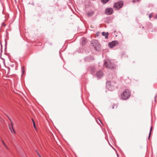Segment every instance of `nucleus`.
I'll return each instance as SVG.
<instances>
[{"mask_svg": "<svg viewBox=\"0 0 157 157\" xmlns=\"http://www.w3.org/2000/svg\"><path fill=\"white\" fill-rule=\"evenodd\" d=\"M130 96V92L128 89H125L123 93L121 94V98L123 100H126Z\"/></svg>", "mask_w": 157, "mask_h": 157, "instance_id": "1", "label": "nucleus"}, {"mask_svg": "<svg viewBox=\"0 0 157 157\" xmlns=\"http://www.w3.org/2000/svg\"><path fill=\"white\" fill-rule=\"evenodd\" d=\"M104 65L106 67L109 69H113L114 68L115 65L112 63L109 59H107L105 60Z\"/></svg>", "mask_w": 157, "mask_h": 157, "instance_id": "2", "label": "nucleus"}, {"mask_svg": "<svg viewBox=\"0 0 157 157\" xmlns=\"http://www.w3.org/2000/svg\"><path fill=\"white\" fill-rule=\"evenodd\" d=\"M91 44L94 47V49H99L101 48L100 44L96 40H93L91 41Z\"/></svg>", "mask_w": 157, "mask_h": 157, "instance_id": "3", "label": "nucleus"}, {"mask_svg": "<svg viewBox=\"0 0 157 157\" xmlns=\"http://www.w3.org/2000/svg\"><path fill=\"white\" fill-rule=\"evenodd\" d=\"M123 5L122 1L118 2L115 3L113 5V7L115 9L117 10L121 8Z\"/></svg>", "mask_w": 157, "mask_h": 157, "instance_id": "4", "label": "nucleus"}, {"mask_svg": "<svg viewBox=\"0 0 157 157\" xmlns=\"http://www.w3.org/2000/svg\"><path fill=\"white\" fill-rule=\"evenodd\" d=\"M113 83L110 81H107L106 82V87L110 91L113 90L114 88V86L112 85Z\"/></svg>", "mask_w": 157, "mask_h": 157, "instance_id": "5", "label": "nucleus"}, {"mask_svg": "<svg viewBox=\"0 0 157 157\" xmlns=\"http://www.w3.org/2000/svg\"><path fill=\"white\" fill-rule=\"evenodd\" d=\"M118 44V42L117 41L115 40L112 41L111 42H109L108 44L109 47L110 48H113L116 45Z\"/></svg>", "mask_w": 157, "mask_h": 157, "instance_id": "6", "label": "nucleus"}, {"mask_svg": "<svg viewBox=\"0 0 157 157\" xmlns=\"http://www.w3.org/2000/svg\"><path fill=\"white\" fill-rule=\"evenodd\" d=\"M113 10L112 8H107L105 9V13L108 15H110L113 12Z\"/></svg>", "mask_w": 157, "mask_h": 157, "instance_id": "7", "label": "nucleus"}, {"mask_svg": "<svg viewBox=\"0 0 157 157\" xmlns=\"http://www.w3.org/2000/svg\"><path fill=\"white\" fill-rule=\"evenodd\" d=\"M86 42V39L85 38L83 37L82 39H81L80 40V44L82 46H83L85 44Z\"/></svg>", "mask_w": 157, "mask_h": 157, "instance_id": "8", "label": "nucleus"}, {"mask_svg": "<svg viewBox=\"0 0 157 157\" xmlns=\"http://www.w3.org/2000/svg\"><path fill=\"white\" fill-rule=\"evenodd\" d=\"M97 77L98 78H100L103 76V73L101 71H98L96 74Z\"/></svg>", "mask_w": 157, "mask_h": 157, "instance_id": "9", "label": "nucleus"}, {"mask_svg": "<svg viewBox=\"0 0 157 157\" xmlns=\"http://www.w3.org/2000/svg\"><path fill=\"white\" fill-rule=\"evenodd\" d=\"M102 35L103 36H105V39H107L108 38V35L109 33L108 32L105 33V32H103L102 33Z\"/></svg>", "mask_w": 157, "mask_h": 157, "instance_id": "10", "label": "nucleus"}, {"mask_svg": "<svg viewBox=\"0 0 157 157\" xmlns=\"http://www.w3.org/2000/svg\"><path fill=\"white\" fill-rule=\"evenodd\" d=\"M94 12H91L89 13H87L88 16H91L93 15L94 14Z\"/></svg>", "mask_w": 157, "mask_h": 157, "instance_id": "11", "label": "nucleus"}, {"mask_svg": "<svg viewBox=\"0 0 157 157\" xmlns=\"http://www.w3.org/2000/svg\"><path fill=\"white\" fill-rule=\"evenodd\" d=\"M101 2L104 3H106L109 1V0H101Z\"/></svg>", "mask_w": 157, "mask_h": 157, "instance_id": "12", "label": "nucleus"}, {"mask_svg": "<svg viewBox=\"0 0 157 157\" xmlns=\"http://www.w3.org/2000/svg\"><path fill=\"white\" fill-rule=\"evenodd\" d=\"M152 127H151V128H150V132L149 133V136H148V139H149V138H150V135L151 134V132L152 130Z\"/></svg>", "mask_w": 157, "mask_h": 157, "instance_id": "13", "label": "nucleus"}, {"mask_svg": "<svg viewBox=\"0 0 157 157\" xmlns=\"http://www.w3.org/2000/svg\"><path fill=\"white\" fill-rule=\"evenodd\" d=\"M24 69L23 67H22V68H21V71H22V75L24 73L25 71H24Z\"/></svg>", "mask_w": 157, "mask_h": 157, "instance_id": "14", "label": "nucleus"}, {"mask_svg": "<svg viewBox=\"0 0 157 157\" xmlns=\"http://www.w3.org/2000/svg\"><path fill=\"white\" fill-rule=\"evenodd\" d=\"M5 49H6V48H6V45H7V42L6 41V40H5Z\"/></svg>", "mask_w": 157, "mask_h": 157, "instance_id": "15", "label": "nucleus"}, {"mask_svg": "<svg viewBox=\"0 0 157 157\" xmlns=\"http://www.w3.org/2000/svg\"><path fill=\"white\" fill-rule=\"evenodd\" d=\"M140 0H133L132 2H137L139 1Z\"/></svg>", "mask_w": 157, "mask_h": 157, "instance_id": "16", "label": "nucleus"}, {"mask_svg": "<svg viewBox=\"0 0 157 157\" xmlns=\"http://www.w3.org/2000/svg\"><path fill=\"white\" fill-rule=\"evenodd\" d=\"M149 17L150 18H151L152 17V15H151V14H150L149 15Z\"/></svg>", "mask_w": 157, "mask_h": 157, "instance_id": "17", "label": "nucleus"}, {"mask_svg": "<svg viewBox=\"0 0 157 157\" xmlns=\"http://www.w3.org/2000/svg\"><path fill=\"white\" fill-rule=\"evenodd\" d=\"M33 126H34V128H36V125H35V123H34Z\"/></svg>", "mask_w": 157, "mask_h": 157, "instance_id": "18", "label": "nucleus"}, {"mask_svg": "<svg viewBox=\"0 0 157 157\" xmlns=\"http://www.w3.org/2000/svg\"><path fill=\"white\" fill-rule=\"evenodd\" d=\"M0 51H1V53L2 54V52H3V50L1 49Z\"/></svg>", "mask_w": 157, "mask_h": 157, "instance_id": "19", "label": "nucleus"}, {"mask_svg": "<svg viewBox=\"0 0 157 157\" xmlns=\"http://www.w3.org/2000/svg\"><path fill=\"white\" fill-rule=\"evenodd\" d=\"M2 142L3 144H4V145L5 146H6V145H5V144L4 142L3 141H2Z\"/></svg>", "mask_w": 157, "mask_h": 157, "instance_id": "20", "label": "nucleus"}, {"mask_svg": "<svg viewBox=\"0 0 157 157\" xmlns=\"http://www.w3.org/2000/svg\"><path fill=\"white\" fill-rule=\"evenodd\" d=\"M6 49H5V50H4V53L5 54L6 53Z\"/></svg>", "mask_w": 157, "mask_h": 157, "instance_id": "21", "label": "nucleus"}, {"mask_svg": "<svg viewBox=\"0 0 157 157\" xmlns=\"http://www.w3.org/2000/svg\"><path fill=\"white\" fill-rule=\"evenodd\" d=\"M12 129H13V132H14V133H15V131L14 130V129L13 128Z\"/></svg>", "mask_w": 157, "mask_h": 157, "instance_id": "22", "label": "nucleus"}, {"mask_svg": "<svg viewBox=\"0 0 157 157\" xmlns=\"http://www.w3.org/2000/svg\"><path fill=\"white\" fill-rule=\"evenodd\" d=\"M32 121H33V123L34 124V123H35L34 121V120H33V119H32Z\"/></svg>", "mask_w": 157, "mask_h": 157, "instance_id": "23", "label": "nucleus"}, {"mask_svg": "<svg viewBox=\"0 0 157 157\" xmlns=\"http://www.w3.org/2000/svg\"><path fill=\"white\" fill-rule=\"evenodd\" d=\"M1 49H2V45L1 44Z\"/></svg>", "mask_w": 157, "mask_h": 157, "instance_id": "24", "label": "nucleus"}, {"mask_svg": "<svg viewBox=\"0 0 157 157\" xmlns=\"http://www.w3.org/2000/svg\"><path fill=\"white\" fill-rule=\"evenodd\" d=\"M10 130H11V131L13 133V131H12V130L11 129H10Z\"/></svg>", "mask_w": 157, "mask_h": 157, "instance_id": "25", "label": "nucleus"}, {"mask_svg": "<svg viewBox=\"0 0 157 157\" xmlns=\"http://www.w3.org/2000/svg\"><path fill=\"white\" fill-rule=\"evenodd\" d=\"M155 17L156 18H157V15H156Z\"/></svg>", "mask_w": 157, "mask_h": 157, "instance_id": "26", "label": "nucleus"}, {"mask_svg": "<svg viewBox=\"0 0 157 157\" xmlns=\"http://www.w3.org/2000/svg\"><path fill=\"white\" fill-rule=\"evenodd\" d=\"M38 155L40 156V157H40V155H39V153H38Z\"/></svg>", "mask_w": 157, "mask_h": 157, "instance_id": "27", "label": "nucleus"}, {"mask_svg": "<svg viewBox=\"0 0 157 157\" xmlns=\"http://www.w3.org/2000/svg\"><path fill=\"white\" fill-rule=\"evenodd\" d=\"M142 28H143V29H144V27H142Z\"/></svg>", "mask_w": 157, "mask_h": 157, "instance_id": "28", "label": "nucleus"}]
</instances>
